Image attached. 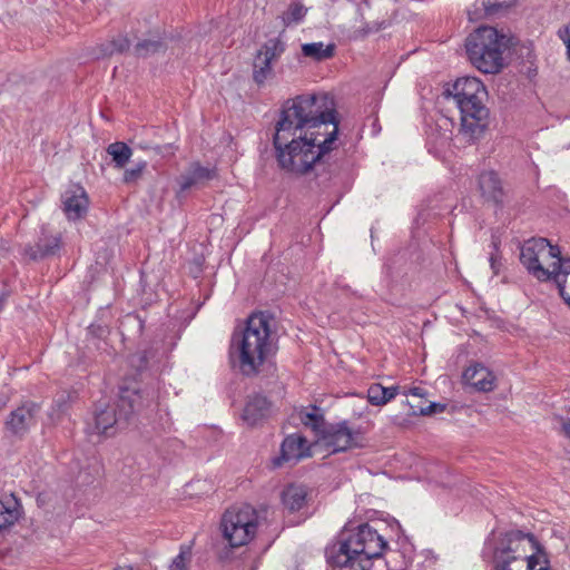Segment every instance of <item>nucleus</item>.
<instances>
[{
    "label": "nucleus",
    "instance_id": "f257e3e1",
    "mask_svg": "<svg viewBox=\"0 0 570 570\" xmlns=\"http://www.w3.org/2000/svg\"><path fill=\"white\" fill-rule=\"evenodd\" d=\"M335 104L327 94L287 99L275 126L273 145L278 166L306 175L331 150L338 134Z\"/></svg>",
    "mask_w": 570,
    "mask_h": 570
},
{
    "label": "nucleus",
    "instance_id": "f03ea898",
    "mask_svg": "<svg viewBox=\"0 0 570 570\" xmlns=\"http://www.w3.org/2000/svg\"><path fill=\"white\" fill-rule=\"evenodd\" d=\"M387 542L368 524H361L350 533H344L328 553L333 570H372V560L380 558Z\"/></svg>",
    "mask_w": 570,
    "mask_h": 570
},
{
    "label": "nucleus",
    "instance_id": "7ed1b4c3",
    "mask_svg": "<svg viewBox=\"0 0 570 570\" xmlns=\"http://www.w3.org/2000/svg\"><path fill=\"white\" fill-rule=\"evenodd\" d=\"M446 94L453 97L460 110V135L469 142L480 139L489 124L484 85L475 77H462L446 89Z\"/></svg>",
    "mask_w": 570,
    "mask_h": 570
},
{
    "label": "nucleus",
    "instance_id": "20e7f679",
    "mask_svg": "<svg viewBox=\"0 0 570 570\" xmlns=\"http://www.w3.org/2000/svg\"><path fill=\"white\" fill-rule=\"evenodd\" d=\"M230 347L237 353L242 373L257 374L273 350L269 316L263 312L252 314L245 328L233 334Z\"/></svg>",
    "mask_w": 570,
    "mask_h": 570
},
{
    "label": "nucleus",
    "instance_id": "39448f33",
    "mask_svg": "<svg viewBox=\"0 0 570 570\" xmlns=\"http://www.w3.org/2000/svg\"><path fill=\"white\" fill-rule=\"evenodd\" d=\"M505 542L495 550V570H550L548 553L532 533L511 531Z\"/></svg>",
    "mask_w": 570,
    "mask_h": 570
},
{
    "label": "nucleus",
    "instance_id": "423d86ee",
    "mask_svg": "<svg viewBox=\"0 0 570 570\" xmlns=\"http://www.w3.org/2000/svg\"><path fill=\"white\" fill-rule=\"evenodd\" d=\"M465 48L470 61L481 72L497 73L503 68L507 39L495 28H478L466 38Z\"/></svg>",
    "mask_w": 570,
    "mask_h": 570
},
{
    "label": "nucleus",
    "instance_id": "0eeeda50",
    "mask_svg": "<svg viewBox=\"0 0 570 570\" xmlns=\"http://www.w3.org/2000/svg\"><path fill=\"white\" fill-rule=\"evenodd\" d=\"M258 528V513L249 504L232 507L225 511L220 521L224 539L233 548L250 542Z\"/></svg>",
    "mask_w": 570,
    "mask_h": 570
},
{
    "label": "nucleus",
    "instance_id": "6e6552de",
    "mask_svg": "<svg viewBox=\"0 0 570 570\" xmlns=\"http://www.w3.org/2000/svg\"><path fill=\"white\" fill-rule=\"evenodd\" d=\"M561 252L558 246L551 245L547 238H531L520 249V262L527 271L538 281L551 279V263L558 261Z\"/></svg>",
    "mask_w": 570,
    "mask_h": 570
},
{
    "label": "nucleus",
    "instance_id": "1a4fd4ad",
    "mask_svg": "<svg viewBox=\"0 0 570 570\" xmlns=\"http://www.w3.org/2000/svg\"><path fill=\"white\" fill-rule=\"evenodd\" d=\"M156 397L154 389L121 387L117 409L124 414V423H127L131 415L150 407L155 403Z\"/></svg>",
    "mask_w": 570,
    "mask_h": 570
},
{
    "label": "nucleus",
    "instance_id": "9d476101",
    "mask_svg": "<svg viewBox=\"0 0 570 570\" xmlns=\"http://www.w3.org/2000/svg\"><path fill=\"white\" fill-rule=\"evenodd\" d=\"M61 246V235L59 233L55 234L48 227L42 226L36 243L26 245L22 254L29 261L37 262L57 255Z\"/></svg>",
    "mask_w": 570,
    "mask_h": 570
},
{
    "label": "nucleus",
    "instance_id": "9b49d317",
    "mask_svg": "<svg viewBox=\"0 0 570 570\" xmlns=\"http://www.w3.org/2000/svg\"><path fill=\"white\" fill-rule=\"evenodd\" d=\"M360 433L351 430L346 422L330 425L323 430L321 440L333 453L358 445Z\"/></svg>",
    "mask_w": 570,
    "mask_h": 570
},
{
    "label": "nucleus",
    "instance_id": "f8f14e48",
    "mask_svg": "<svg viewBox=\"0 0 570 570\" xmlns=\"http://www.w3.org/2000/svg\"><path fill=\"white\" fill-rule=\"evenodd\" d=\"M40 404L33 401H26L13 410L6 420V429L12 435L22 436L37 423L40 413Z\"/></svg>",
    "mask_w": 570,
    "mask_h": 570
},
{
    "label": "nucleus",
    "instance_id": "ddd939ff",
    "mask_svg": "<svg viewBox=\"0 0 570 570\" xmlns=\"http://www.w3.org/2000/svg\"><path fill=\"white\" fill-rule=\"evenodd\" d=\"M124 422V414H121L117 405H102L97 406L94 415V431L97 434H105L107 436L116 433V426H120Z\"/></svg>",
    "mask_w": 570,
    "mask_h": 570
},
{
    "label": "nucleus",
    "instance_id": "4468645a",
    "mask_svg": "<svg viewBox=\"0 0 570 570\" xmlns=\"http://www.w3.org/2000/svg\"><path fill=\"white\" fill-rule=\"evenodd\" d=\"M63 212L68 219L77 220L86 215L88 197L81 186L73 185L62 195Z\"/></svg>",
    "mask_w": 570,
    "mask_h": 570
},
{
    "label": "nucleus",
    "instance_id": "2eb2a0df",
    "mask_svg": "<svg viewBox=\"0 0 570 570\" xmlns=\"http://www.w3.org/2000/svg\"><path fill=\"white\" fill-rule=\"evenodd\" d=\"M215 177L216 170L214 168L204 167L199 163H193L178 178L179 194L193 187H202Z\"/></svg>",
    "mask_w": 570,
    "mask_h": 570
},
{
    "label": "nucleus",
    "instance_id": "dca6fc26",
    "mask_svg": "<svg viewBox=\"0 0 570 570\" xmlns=\"http://www.w3.org/2000/svg\"><path fill=\"white\" fill-rule=\"evenodd\" d=\"M463 380L479 392H490L495 386V376L480 363L470 365L463 372Z\"/></svg>",
    "mask_w": 570,
    "mask_h": 570
},
{
    "label": "nucleus",
    "instance_id": "f3484780",
    "mask_svg": "<svg viewBox=\"0 0 570 570\" xmlns=\"http://www.w3.org/2000/svg\"><path fill=\"white\" fill-rule=\"evenodd\" d=\"M307 450V441L305 438L297 434L288 435L282 443L281 456L276 459L275 464L279 465L281 461L297 462L306 455Z\"/></svg>",
    "mask_w": 570,
    "mask_h": 570
},
{
    "label": "nucleus",
    "instance_id": "a211bd4d",
    "mask_svg": "<svg viewBox=\"0 0 570 570\" xmlns=\"http://www.w3.org/2000/svg\"><path fill=\"white\" fill-rule=\"evenodd\" d=\"M269 412L271 402L266 396L256 394L247 401L243 413V420L248 425H256L258 422L267 417Z\"/></svg>",
    "mask_w": 570,
    "mask_h": 570
},
{
    "label": "nucleus",
    "instance_id": "6ab92c4d",
    "mask_svg": "<svg viewBox=\"0 0 570 570\" xmlns=\"http://www.w3.org/2000/svg\"><path fill=\"white\" fill-rule=\"evenodd\" d=\"M479 187L482 196L495 204L503 202V188L494 171H484L479 176Z\"/></svg>",
    "mask_w": 570,
    "mask_h": 570
},
{
    "label": "nucleus",
    "instance_id": "aec40b11",
    "mask_svg": "<svg viewBox=\"0 0 570 570\" xmlns=\"http://www.w3.org/2000/svg\"><path fill=\"white\" fill-rule=\"evenodd\" d=\"M307 502V489L302 484H289L282 492V503L289 512L302 510Z\"/></svg>",
    "mask_w": 570,
    "mask_h": 570
},
{
    "label": "nucleus",
    "instance_id": "412c9836",
    "mask_svg": "<svg viewBox=\"0 0 570 570\" xmlns=\"http://www.w3.org/2000/svg\"><path fill=\"white\" fill-rule=\"evenodd\" d=\"M20 518V505L14 497L0 500V531L12 527Z\"/></svg>",
    "mask_w": 570,
    "mask_h": 570
},
{
    "label": "nucleus",
    "instance_id": "4be33fe9",
    "mask_svg": "<svg viewBox=\"0 0 570 570\" xmlns=\"http://www.w3.org/2000/svg\"><path fill=\"white\" fill-rule=\"evenodd\" d=\"M297 415L305 426L311 428L317 434H322L323 430L326 428L324 415L317 406H312V409H301Z\"/></svg>",
    "mask_w": 570,
    "mask_h": 570
},
{
    "label": "nucleus",
    "instance_id": "5701e85b",
    "mask_svg": "<svg viewBox=\"0 0 570 570\" xmlns=\"http://www.w3.org/2000/svg\"><path fill=\"white\" fill-rule=\"evenodd\" d=\"M551 279L557 284L560 291V285L564 282V285L570 287V257H559L558 261L551 262Z\"/></svg>",
    "mask_w": 570,
    "mask_h": 570
},
{
    "label": "nucleus",
    "instance_id": "b1692460",
    "mask_svg": "<svg viewBox=\"0 0 570 570\" xmlns=\"http://www.w3.org/2000/svg\"><path fill=\"white\" fill-rule=\"evenodd\" d=\"M106 151L111 157L116 168H124L132 156L131 148L122 141L110 144Z\"/></svg>",
    "mask_w": 570,
    "mask_h": 570
},
{
    "label": "nucleus",
    "instance_id": "393cba45",
    "mask_svg": "<svg viewBox=\"0 0 570 570\" xmlns=\"http://www.w3.org/2000/svg\"><path fill=\"white\" fill-rule=\"evenodd\" d=\"M334 48V45L324 46L323 42H312L303 45L302 52L315 61H323L333 57Z\"/></svg>",
    "mask_w": 570,
    "mask_h": 570
},
{
    "label": "nucleus",
    "instance_id": "a878e982",
    "mask_svg": "<svg viewBox=\"0 0 570 570\" xmlns=\"http://www.w3.org/2000/svg\"><path fill=\"white\" fill-rule=\"evenodd\" d=\"M272 63L273 61L256 53L253 62V79L258 86L264 85L267 79L272 78Z\"/></svg>",
    "mask_w": 570,
    "mask_h": 570
},
{
    "label": "nucleus",
    "instance_id": "bb28decb",
    "mask_svg": "<svg viewBox=\"0 0 570 570\" xmlns=\"http://www.w3.org/2000/svg\"><path fill=\"white\" fill-rule=\"evenodd\" d=\"M285 51V43L279 38L268 39L257 51V55L271 61H276Z\"/></svg>",
    "mask_w": 570,
    "mask_h": 570
},
{
    "label": "nucleus",
    "instance_id": "cd10ccee",
    "mask_svg": "<svg viewBox=\"0 0 570 570\" xmlns=\"http://www.w3.org/2000/svg\"><path fill=\"white\" fill-rule=\"evenodd\" d=\"M165 45L160 40L145 39L135 46V55L138 58H148L157 52L164 51Z\"/></svg>",
    "mask_w": 570,
    "mask_h": 570
},
{
    "label": "nucleus",
    "instance_id": "c85d7f7f",
    "mask_svg": "<svg viewBox=\"0 0 570 570\" xmlns=\"http://www.w3.org/2000/svg\"><path fill=\"white\" fill-rule=\"evenodd\" d=\"M517 0H482L481 6L487 17L499 16L509 9Z\"/></svg>",
    "mask_w": 570,
    "mask_h": 570
},
{
    "label": "nucleus",
    "instance_id": "c756f323",
    "mask_svg": "<svg viewBox=\"0 0 570 570\" xmlns=\"http://www.w3.org/2000/svg\"><path fill=\"white\" fill-rule=\"evenodd\" d=\"M307 13V8L301 2H292L287 10L283 12L282 19L285 26L298 23Z\"/></svg>",
    "mask_w": 570,
    "mask_h": 570
},
{
    "label": "nucleus",
    "instance_id": "7c9ffc66",
    "mask_svg": "<svg viewBox=\"0 0 570 570\" xmlns=\"http://www.w3.org/2000/svg\"><path fill=\"white\" fill-rule=\"evenodd\" d=\"M191 547L193 542L180 546L179 553L171 561L169 570H187V566L191 559Z\"/></svg>",
    "mask_w": 570,
    "mask_h": 570
},
{
    "label": "nucleus",
    "instance_id": "2f4dec72",
    "mask_svg": "<svg viewBox=\"0 0 570 570\" xmlns=\"http://www.w3.org/2000/svg\"><path fill=\"white\" fill-rule=\"evenodd\" d=\"M445 410V404L431 402L428 405H414L410 402V414L412 415H431L442 413Z\"/></svg>",
    "mask_w": 570,
    "mask_h": 570
},
{
    "label": "nucleus",
    "instance_id": "473e14b6",
    "mask_svg": "<svg viewBox=\"0 0 570 570\" xmlns=\"http://www.w3.org/2000/svg\"><path fill=\"white\" fill-rule=\"evenodd\" d=\"M71 400V394L63 391L61 393H59L56 399L53 400V405H52V413L50 414L51 416L52 415H57L59 416L60 414L65 413L69 406V402Z\"/></svg>",
    "mask_w": 570,
    "mask_h": 570
},
{
    "label": "nucleus",
    "instance_id": "72a5a7b5",
    "mask_svg": "<svg viewBox=\"0 0 570 570\" xmlns=\"http://www.w3.org/2000/svg\"><path fill=\"white\" fill-rule=\"evenodd\" d=\"M147 167L146 161H139L134 168L126 169L122 176V181L125 184H134L138 179H140L144 170Z\"/></svg>",
    "mask_w": 570,
    "mask_h": 570
},
{
    "label": "nucleus",
    "instance_id": "f704fd0d",
    "mask_svg": "<svg viewBox=\"0 0 570 570\" xmlns=\"http://www.w3.org/2000/svg\"><path fill=\"white\" fill-rule=\"evenodd\" d=\"M367 400L372 405H384L383 385L379 383L372 384L367 390Z\"/></svg>",
    "mask_w": 570,
    "mask_h": 570
},
{
    "label": "nucleus",
    "instance_id": "c9c22d12",
    "mask_svg": "<svg viewBox=\"0 0 570 570\" xmlns=\"http://www.w3.org/2000/svg\"><path fill=\"white\" fill-rule=\"evenodd\" d=\"M130 41L127 37H118L117 39L112 40L110 43L111 48H108L104 51V55H112L115 52H124L125 50L129 49Z\"/></svg>",
    "mask_w": 570,
    "mask_h": 570
},
{
    "label": "nucleus",
    "instance_id": "e433bc0d",
    "mask_svg": "<svg viewBox=\"0 0 570 570\" xmlns=\"http://www.w3.org/2000/svg\"><path fill=\"white\" fill-rule=\"evenodd\" d=\"M558 35H559L560 39L563 41V43L566 45L567 55H568V58L570 59V23L567 27H564L563 29H560L558 31Z\"/></svg>",
    "mask_w": 570,
    "mask_h": 570
},
{
    "label": "nucleus",
    "instance_id": "4c0bfd02",
    "mask_svg": "<svg viewBox=\"0 0 570 570\" xmlns=\"http://www.w3.org/2000/svg\"><path fill=\"white\" fill-rule=\"evenodd\" d=\"M399 386H391V387H384L383 386V397L385 401V404L390 402L392 399H394L397 395Z\"/></svg>",
    "mask_w": 570,
    "mask_h": 570
},
{
    "label": "nucleus",
    "instance_id": "58836bf2",
    "mask_svg": "<svg viewBox=\"0 0 570 570\" xmlns=\"http://www.w3.org/2000/svg\"><path fill=\"white\" fill-rule=\"evenodd\" d=\"M407 395L411 396V400L415 399L421 401L426 395V391L422 387L415 386L409 390Z\"/></svg>",
    "mask_w": 570,
    "mask_h": 570
},
{
    "label": "nucleus",
    "instance_id": "ea45409f",
    "mask_svg": "<svg viewBox=\"0 0 570 570\" xmlns=\"http://www.w3.org/2000/svg\"><path fill=\"white\" fill-rule=\"evenodd\" d=\"M560 296L564 301V303L570 307V287L564 285V282L562 285H560Z\"/></svg>",
    "mask_w": 570,
    "mask_h": 570
},
{
    "label": "nucleus",
    "instance_id": "a19ab883",
    "mask_svg": "<svg viewBox=\"0 0 570 570\" xmlns=\"http://www.w3.org/2000/svg\"><path fill=\"white\" fill-rule=\"evenodd\" d=\"M562 424V431L564 435L570 440V419H560Z\"/></svg>",
    "mask_w": 570,
    "mask_h": 570
},
{
    "label": "nucleus",
    "instance_id": "79ce46f5",
    "mask_svg": "<svg viewBox=\"0 0 570 570\" xmlns=\"http://www.w3.org/2000/svg\"><path fill=\"white\" fill-rule=\"evenodd\" d=\"M490 264H491V268L493 269V273L498 274V259L493 254L490 257Z\"/></svg>",
    "mask_w": 570,
    "mask_h": 570
},
{
    "label": "nucleus",
    "instance_id": "37998d69",
    "mask_svg": "<svg viewBox=\"0 0 570 570\" xmlns=\"http://www.w3.org/2000/svg\"><path fill=\"white\" fill-rule=\"evenodd\" d=\"M410 402H412L414 405H424L425 401L422 399L421 401L420 400H409L407 403L410 404Z\"/></svg>",
    "mask_w": 570,
    "mask_h": 570
},
{
    "label": "nucleus",
    "instance_id": "c03bdc74",
    "mask_svg": "<svg viewBox=\"0 0 570 570\" xmlns=\"http://www.w3.org/2000/svg\"><path fill=\"white\" fill-rule=\"evenodd\" d=\"M469 17H470V20H474L475 19L474 17H472V12L471 11H469Z\"/></svg>",
    "mask_w": 570,
    "mask_h": 570
}]
</instances>
